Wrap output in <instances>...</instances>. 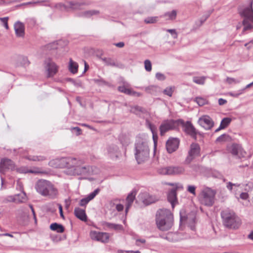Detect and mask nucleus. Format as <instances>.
<instances>
[{
    "mask_svg": "<svg viewBox=\"0 0 253 253\" xmlns=\"http://www.w3.org/2000/svg\"><path fill=\"white\" fill-rule=\"evenodd\" d=\"M218 102L219 105H223L227 103V101L223 98H219Z\"/></svg>",
    "mask_w": 253,
    "mask_h": 253,
    "instance_id": "obj_59",
    "label": "nucleus"
},
{
    "mask_svg": "<svg viewBox=\"0 0 253 253\" xmlns=\"http://www.w3.org/2000/svg\"><path fill=\"white\" fill-rule=\"evenodd\" d=\"M44 68L47 73V78L53 77L58 71V66L49 58L44 61Z\"/></svg>",
    "mask_w": 253,
    "mask_h": 253,
    "instance_id": "obj_12",
    "label": "nucleus"
},
{
    "mask_svg": "<svg viewBox=\"0 0 253 253\" xmlns=\"http://www.w3.org/2000/svg\"><path fill=\"white\" fill-rule=\"evenodd\" d=\"M107 150L111 156H113L114 155H115L116 156H117V154L119 151V148L117 146L112 144L108 147Z\"/></svg>",
    "mask_w": 253,
    "mask_h": 253,
    "instance_id": "obj_30",
    "label": "nucleus"
},
{
    "mask_svg": "<svg viewBox=\"0 0 253 253\" xmlns=\"http://www.w3.org/2000/svg\"><path fill=\"white\" fill-rule=\"evenodd\" d=\"M135 239V244L137 246L142 247L145 244L146 241L144 238H134Z\"/></svg>",
    "mask_w": 253,
    "mask_h": 253,
    "instance_id": "obj_42",
    "label": "nucleus"
},
{
    "mask_svg": "<svg viewBox=\"0 0 253 253\" xmlns=\"http://www.w3.org/2000/svg\"><path fill=\"white\" fill-rule=\"evenodd\" d=\"M83 4H84L82 3H80L75 1H70L69 2V5L70 7L73 9H80Z\"/></svg>",
    "mask_w": 253,
    "mask_h": 253,
    "instance_id": "obj_37",
    "label": "nucleus"
},
{
    "mask_svg": "<svg viewBox=\"0 0 253 253\" xmlns=\"http://www.w3.org/2000/svg\"><path fill=\"white\" fill-rule=\"evenodd\" d=\"M156 78L160 81H164L166 79L165 76L161 73H157L156 74Z\"/></svg>",
    "mask_w": 253,
    "mask_h": 253,
    "instance_id": "obj_53",
    "label": "nucleus"
},
{
    "mask_svg": "<svg viewBox=\"0 0 253 253\" xmlns=\"http://www.w3.org/2000/svg\"><path fill=\"white\" fill-rule=\"evenodd\" d=\"M72 130H75L76 132L77 135H79L81 134L82 130L79 127H73L71 128Z\"/></svg>",
    "mask_w": 253,
    "mask_h": 253,
    "instance_id": "obj_56",
    "label": "nucleus"
},
{
    "mask_svg": "<svg viewBox=\"0 0 253 253\" xmlns=\"http://www.w3.org/2000/svg\"><path fill=\"white\" fill-rule=\"evenodd\" d=\"M99 13L98 11L97 10H89L86 11L84 13V15L85 17H89L93 15L97 14Z\"/></svg>",
    "mask_w": 253,
    "mask_h": 253,
    "instance_id": "obj_44",
    "label": "nucleus"
},
{
    "mask_svg": "<svg viewBox=\"0 0 253 253\" xmlns=\"http://www.w3.org/2000/svg\"><path fill=\"white\" fill-rule=\"evenodd\" d=\"M96 242H99L104 244L109 242V238H92Z\"/></svg>",
    "mask_w": 253,
    "mask_h": 253,
    "instance_id": "obj_51",
    "label": "nucleus"
},
{
    "mask_svg": "<svg viewBox=\"0 0 253 253\" xmlns=\"http://www.w3.org/2000/svg\"><path fill=\"white\" fill-rule=\"evenodd\" d=\"M69 68L70 71L73 74H76L78 72V64L72 59H70Z\"/></svg>",
    "mask_w": 253,
    "mask_h": 253,
    "instance_id": "obj_27",
    "label": "nucleus"
},
{
    "mask_svg": "<svg viewBox=\"0 0 253 253\" xmlns=\"http://www.w3.org/2000/svg\"><path fill=\"white\" fill-rule=\"evenodd\" d=\"M89 201L90 200H89V199L87 197L86 198L81 199L80 201L79 204L82 207L85 206Z\"/></svg>",
    "mask_w": 253,
    "mask_h": 253,
    "instance_id": "obj_47",
    "label": "nucleus"
},
{
    "mask_svg": "<svg viewBox=\"0 0 253 253\" xmlns=\"http://www.w3.org/2000/svg\"><path fill=\"white\" fill-rule=\"evenodd\" d=\"M241 14L245 17L243 21V24L244 26L243 32L251 29L253 27L249 21L253 22V10L252 5L245 8L241 12Z\"/></svg>",
    "mask_w": 253,
    "mask_h": 253,
    "instance_id": "obj_7",
    "label": "nucleus"
},
{
    "mask_svg": "<svg viewBox=\"0 0 253 253\" xmlns=\"http://www.w3.org/2000/svg\"><path fill=\"white\" fill-rule=\"evenodd\" d=\"M226 81L229 83V84H231L233 83H236L235 81V79L232 78L227 77L226 79Z\"/></svg>",
    "mask_w": 253,
    "mask_h": 253,
    "instance_id": "obj_62",
    "label": "nucleus"
},
{
    "mask_svg": "<svg viewBox=\"0 0 253 253\" xmlns=\"http://www.w3.org/2000/svg\"><path fill=\"white\" fill-rule=\"evenodd\" d=\"M15 34L18 37H23L25 34L24 24L20 21L16 22L14 25Z\"/></svg>",
    "mask_w": 253,
    "mask_h": 253,
    "instance_id": "obj_21",
    "label": "nucleus"
},
{
    "mask_svg": "<svg viewBox=\"0 0 253 253\" xmlns=\"http://www.w3.org/2000/svg\"><path fill=\"white\" fill-rule=\"evenodd\" d=\"M58 206L59 208L60 215L61 217H62V218H64V215H63V212L62 205L61 204H58Z\"/></svg>",
    "mask_w": 253,
    "mask_h": 253,
    "instance_id": "obj_61",
    "label": "nucleus"
},
{
    "mask_svg": "<svg viewBox=\"0 0 253 253\" xmlns=\"http://www.w3.org/2000/svg\"><path fill=\"white\" fill-rule=\"evenodd\" d=\"M144 66L146 71L147 72H150L152 70V64L149 60L147 59L145 60Z\"/></svg>",
    "mask_w": 253,
    "mask_h": 253,
    "instance_id": "obj_43",
    "label": "nucleus"
},
{
    "mask_svg": "<svg viewBox=\"0 0 253 253\" xmlns=\"http://www.w3.org/2000/svg\"><path fill=\"white\" fill-rule=\"evenodd\" d=\"M148 126L151 132L152 133L153 141L155 146H156L158 138L157 134V128L155 125L152 124L150 123H148Z\"/></svg>",
    "mask_w": 253,
    "mask_h": 253,
    "instance_id": "obj_25",
    "label": "nucleus"
},
{
    "mask_svg": "<svg viewBox=\"0 0 253 253\" xmlns=\"http://www.w3.org/2000/svg\"><path fill=\"white\" fill-rule=\"evenodd\" d=\"M130 112L137 115L139 112H143L144 109L140 106H135L131 107Z\"/></svg>",
    "mask_w": 253,
    "mask_h": 253,
    "instance_id": "obj_38",
    "label": "nucleus"
},
{
    "mask_svg": "<svg viewBox=\"0 0 253 253\" xmlns=\"http://www.w3.org/2000/svg\"><path fill=\"white\" fill-rule=\"evenodd\" d=\"M184 169L179 166H170L158 169V172L163 175H176L182 173Z\"/></svg>",
    "mask_w": 253,
    "mask_h": 253,
    "instance_id": "obj_10",
    "label": "nucleus"
},
{
    "mask_svg": "<svg viewBox=\"0 0 253 253\" xmlns=\"http://www.w3.org/2000/svg\"><path fill=\"white\" fill-rule=\"evenodd\" d=\"M166 31L171 35L173 39L177 38V33L175 29H167Z\"/></svg>",
    "mask_w": 253,
    "mask_h": 253,
    "instance_id": "obj_49",
    "label": "nucleus"
},
{
    "mask_svg": "<svg viewBox=\"0 0 253 253\" xmlns=\"http://www.w3.org/2000/svg\"><path fill=\"white\" fill-rule=\"evenodd\" d=\"M8 18L7 17L0 18V20L3 23L4 27L6 29H8V26L7 23Z\"/></svg>",
    "mask_w": 253,
    "mask_h": 253,
    "instance_id": "obj_48",
    "label": "nucleus"
},
{
    "mask_svg": "<svg viewBox=\"0 0 253 253\" xmlns=\"http://www.w3.org/2000/svg\"><path fill=\"white\" fill-rule=\"evenodd\" d=\"M46 47L49 49H54L57 48L56 46H55V42L48 44L47 45Z\"/></svg>",
    "mask_w": 253,
    "mask_h": 253,
    "instance_id": "obj_58",
    "label": "nucleus"
},
{
    "mask_svg": "<svg viewBox=\"0 0 253 253\" xmlns=\"http://www.w3.org/2000/svg\"><path fill=\"white\" fill-rule=\"evenodd\" d=\"M178 120L169 119L164 120L159 127L160 135L163 136L167 132L176 128L178 126Z\"/></svg>",
    "mask_w": 253,
    "mask_h": 253,
    "instance_id": "obj_8",
    "label": "nucleus"
},
{
    "mask_svg": "<svg viewBox=\"0 0 253 253\" xmlns=\"http://www.w3.org/2000/svg\"><path fill=\"white\" fill-rule=\"evenodd\" d=\"M124 207L123 205L118 204L116 206V209L118 211H121L124 210Z\"/></svg>",
    "mask_w": 253,
    "mask_h": 253,
    "instance_id": "obj_57",
    "label": "nucleus"
},
{
    "mask_svg": "<svg viewBox=\"0 0 253 253\" xmlns=\"http://www.w3.org/2000/svg\"><path fill=\"white\" fill-rule=\"evenodd\" d=\"M178 126H181L184 131L196 140L198 131L196 130L192 123L190 121L185 122L182 119H178Z\"/></svg>",
    "mask_w": 253,
    "mask_h": 253,
    "instance_id": "obj_9",
    "label": "nucleus"
},
{
    "mask_svg": "<svg viewBox=\"0 0 253 253\" xmlns=\"http://www.w3.org/2000/svg\"><path fill=\"white\" fill-rule=\"evenodd\" d=\"M22 196V199H20L19 197L20 195H15L14 196H8L6 197L4 200L3 202L7 203L10 202H13L15 203H22L25 201L27 199L26 194L24 192H22L21 195Z\"/></svg>",
    "mask_w": 253,
    "mask_h": 253,
    "instance_id": "obj_19",
    "label": "nucleus"
},
{
    "mask_svg": "<svg viewBox=\"0 0 253 253\" xmlns=\"http://www.w3.org/2000/svg\"><path fill=\"white\" fill-rule=\"evenodd\" d=\"M118 253H140L139 251H123V250H119L118 251Z\"/></svg>",
    "mask_w": 253,
    "mask_h": 253,
    "instance_id": "obj_55",
    "label": "nucleus"
},
{
    "mask_svg": "<svg viewBox=\"0 0 253 253\" xmlns=\"http://www.w3.org/2000/svg\"><path fill=\"white\" fill-rule=\"evenodd\" d=\"M149 148L146 141L141 138L136 140L135 144V158L137 163L140 164L148 160Z\"/></svg>",
    "mask_w": 253,
    "mask_h": 253,
    "instance_id": "obj_4",
    "label": "nucleus"
},
{
    "mask_svg": "<svg viewBox=\"0 0 253 253\" xmlns=\"http://www.w3.org/2000/svg\"><path fill=\"white\" fill-rule=\"evenodd\" d=\"M100 59L107 66H111L113 67L117 66V64H116L114 59L111 58H100Z\"/></svg>",
    "mask_w": 253,
    "mask_h": 253,
    "instance_id": "obj_29",
    "label": "nucleus"
},
{
    "mask_svg": "<svg viewBox=\"0 0 253 253\" xmlns=\"http://www.w3.org/2000/svg\"><path fill=\"white\" fill-rule=\"evenodd\" d=\"M174 87H167L166 88H165L164 91L163 93L168 95L169 96H171L173 92Z\"/></svg>",
    "mask_w": 253,
    "mask_h": 253,
    "instance_id": "obj_41",
    "label": "nucleus"
},
{
    "mask_svg": "<svg viewBox=\"0 0 253 253\" xmlns=\"http://www.w3.org/2000/svg\"><path fill=\"white\" fill-rule=\"evenodd\" d=\"M136 195V191L135 190H133L131 192L128 194L126 198V214H127L129 208L131 207Z\"/></svg>",
    "mask_w": 253,
    "mask_h": 253,
    "instance_id": "obj_20",
    "label": "nucleus"
},
{
    "mask_svg": "<svg viewBox=\"0 0 253 253\" xmlns=\"http://www.w3.org/2000/svg\"><path fill=\"white\" fill-rule=\"evenodd\" d=\"M240 198L243 200H247L249 198V194L247 192H242L240 195Z\"/></svg>",
    "mask_w": 253,
    "mask_h": 253,
    "instance_id": "obj_52",
    "label": "nucleus"
},
{
    "mask_svg": "<svg viewBox=\"0 0 253 253\" xmlns=\"http://www.w3.org/2000/svg\"><path fill=\"white\" fill-rule=\"evenodd\" d=\"M206 77H194L193 78V81L198 84L203 85L205 84Z\"/></svg>",
    "mask_w": 253,
    "mask_h": 253,
    "instance_id": "obj_34",
    "label": "nucleus"
},
{
    "mask_svg": "<svg viewBox=\"0 0 253 253\" xmlns=\"http://www.w3.org/2000/svg\"><path fill=\"white\" fill-rule=\"evenodd\" d=\"M26 159L30 161L41 162L45 160L46 158L43 156H28Z\"/></svg>",
    "mask_w": 253,
    "mask_h": 253,
    "instance_id": "obj_31",
    "label": "nucleus"
},
{
    "mask_svg": "<svg viewBox=\"0 0 253 253\" xmlns=\"http://www.w3.org/2000/svg\"><path fill=\"white\" fill-rule=\"evenodd\" d=\"M216 193V191L211 188L206 187L204 188L199 197L200 203L206 206H212L214 203Z\"/></svg>",
    "mask_w": 253,
    "mask_h": 253,
    "instance_id": "obj_6",
    "label": "nucleus"
},
{
    "mask_svg": "<svg viewBox=\"0 0 253 253\" xmlns=\"http://www.w3.org/2000/svg\"><path fill=\"white\" fill-rule=\"evenodd\" d=\"M138 199L144 204L148 205L157 201V198L154 195H151L146 192L140 193L138 196Z\"/></svg>",
    "mask_w": 253,
    "mask_h": 253,
    "instance_id": "obj_15",
    "label": "nucleus"
},
{
    "mask_svg": "<svg viewBox=\"0 0 253 253\" xmlns=\"http://www.w3.org/2000/svg\"><path fill=\"white\" fill-rule=\"evenodd\" d=\"M158 19V17H149L144 20L145 23L147 24H152L156 23Z\"/></svg>",
    "mask_w": 253,
    "mask_h": 253,
    "instance_id": "obj_39",
    "label": "nucleus"
},
{
    "mask_svg": "<svg viewBox=\"0 0 253 253\" xmlns=\"http://www.w3.org/2000/svg\"><path fill=\"white\" fill-rule=\"evenodd\" d=\"M200 152V147L198 144L193 143L190 145V149L188 155L186 158L185 162L189 164L196 157L199 156Z\"/></svg>",
    "mask_w": 253,
    "mask_h": 253,
    "instance_id": "obj_14",
    "label": "nucleus"
},
{
    "mask_svg": "<svg viewBox=\"0 0 253 253\" xmlns=\"http://www.w3.org/2000/svg\"><path fill=\"white\" fill-rule=\"evenodd\" d=\"M233 183H232V182H229L227 183V189L230 190V191H231L232 190V187H233Z\"/></svg>",
    "mask_w": 253,
    "mask_h": 253,
    "instance_id": "obj_64",
    "label": "nucleus"
},
{
    "mask_svg": "<svg viewBox=\"0 0 253 253\" xmlns=\"http://www.w3.org/2000/svg\"><path fill=\"white\" fill-rule=\"evenodd\" d=\"M156 221L157 227L160 230H168L173 224V214L169 210H159L156 213Z\"/></svg>",
    "mask_w": 253,
    "mask_h": 253,
    "instance_id": "obj_2",
    "label": "nucleus"
},
{
    "mask_svg": "<svg viewBox=\"0 0 253 253\" xmlns=\"http://www.w3.org/2000/svg\"><path fill=\"white\" fill-rule=\"evenodd\" d=\"M129 84L128 83H125L122 86H119L118 88V90L121 92L124 93L128 95L137 94L139 95V93L135 91H132L129 88Z\"/></svg>",
    "mask_w": 253,
    "mask_h": 253,
    "instance_id": "obj_22",
    "label": "nucleus"
},
{
    "mask_svg": "<svg viewBox=\"0 0 253 253\" xmlns=\"http://www.w3.org/2000/svg\"><path fill=\"white\" fill-rule=\"evenodd\" d=\"M199 124L205 129H210L213 126L214 123L212 119L208 116L201 117L198 121Z\"/></svg>",
    "mask_w": 253,
    "mask_h": 253,
    "instance_id": "obj_17",
    "label": "nucleus"
},
{
    "mask_svg": "<svg viewBox=\"0 0 253 253\" xmlns=\"http://www.w3.org/2000/svg\"><path fill=\"white\" fill-rule=\"evenodd\" d=\"M103 225L109 228L113 229L115 230H121L123 229V226L121 224L105 222Z\"/></svg>",
    "mask_w": 253,
    "mask_h": 253,
    "instance_id": "obj_28",
    "label": "nucleus"
},
{
    "mask_svg": "<svg viewBox=\"0 0 253 253\" xmlns=\"http://www.w3.org/2000/svg\"><path fill=\"white\" fill-rule=\"evenodd\" d=\"M227 150L233 156L238 159L246 157V152L242 147L237 144H233L227 148Z\"/></svg>",
    "mask_w": 253,
    "mask_h": 253,
    "instance_id": "obj_11",
    "label": "nucleus"
},
{
    "mask_svg": "<svg viewBox=\"0 0 253 253\" xmlns=\"http://www.w3.org/2000/svg\"><path fill=\"white\" fill-rule=\"evenodd\" d=\"M195 220L196 214L194 212H190L186 216H182L180 213V224L186 223L192 230H195Z\"/></svg>",
    "mask_w": 253,
    "mask_h": 253,
    "instance_id": "obj_13",
    "label": "nucleus"
},
{
    "mask_svg": "<svg viewBox=\"0 0 253 253\" xmlns=\"http://www.w3.org/2000/svg\"><path fill=\"white\" fill-rule=\"evenodd\" d=\"M60 161L67 168V173L72 175H89L93 173V167L89 165H84L83 159L68 157L62 158ZM58 160L50 161L48 165L53 168H57L59 165L56 163L59 162Z\"/></svg>",
    "mask_w": 253,
    "mask_h": 253,
    "instance_id": "obj_1",
    "label": "nucleus"
},
{
    "mask_svg": "<svg viewBox=\"0 0 253 253\" xmlns=\"http://www.w3.org/2000/svg\"><path fill=\"white\" fill-rule=\"evenodd\" d=\"M17 171L21 173H29L30 169L26 167H20L17 169Z\"/></svg>",
    "mask_w": 253,
    "mask_h": 253,
    "instance_id": "obj_46",
    "label": "nucleus"
},
{
    "mask_svg": "<svg viewBox=\"0 0 253 253\" xmlns=\"http://www.w3.org/2000/svg\"><path fill=\"white\" fill-rule=\"evenodd\" d=\"M195 190H196V187L195 186H193V185H188V186L187 191L189 193H190L194 195H196Z\"/></svg>",
    "mask_w": 253,
    "mask_h": 253,
    "instance_id": "obj_50",
    "label": "nucleus"
},
{
    "mask_svg": "<svg viewBox=\"0 0 253 253\" xmlns=\"http://www.w3.org/2000/svg\"><path fill=\"white\" fill-rule=\"evenodd\" d=\"M176 14H177L176 11L175 10H173L171 12H168L166 13L163 15V17L168 16L169 17V20H174L176 18Z\"/></svg>",
    "mask_w": 253,
    "mask_h": 253,
    "instance_id": "obj_36",
    "label": "nucleus"
},
{
    "mask_svg": "<svg viewBox=\"0 0 253 253\" xmlns=\"http://www.w3.org/2000/svg\"><path fill=\"white\" fill-rule=\"evenodd\" d=\"M90 235L91 237H103V236L104 235V237H108V236L107 233H103V232H100L97 231H93L91 230L90 232Z\"/></svg>",
    "mask_w": 253,
    "mask_h": 253,
    "instance_id": "obj_32",
    "label": "nucleus"
},
{
    "mask_svg": "<svg viewBox=\"0 0 253 253\" xmlns=\"http://www.w3.org/2000/svg\"><path fill=\"white\" fill-rule=\"evenodd\" d=\"M29 173H34V174H44L46 173L45 171H42L40 168H35L33 169H30Z\"/></svg>",
    "mask_w": 253,
    "mask_h": 253,
    "instance_id": "obj_45",
    "label": "nucleus"
},
{
    "mask_svg": "<svg viewBox=\"0 0 253 253\" xmlns=\"http://www.w3.org/2000/svg\"><path fill=\"white\" fill-rule=\"evenodd\" d=\"M27 22L30 26H34L36 24V21L34 18H31L27 19Z\"/></svg>",
    "mask_w": 253,
    "mask_h": 253,
    "instance_id": "obj_54",
    "label": "nucleus"
},
{
    "mask_svg": "<svg viewBox=\"0 0 253 253\" xmlns=\"http://www.w3.org/2000/svg\"><path fill=\"white\" fill-rule=\"evenodd\" d=\"M231 119L230 118H223L220 123V128H226L231 123Z\"/></svg>",
    "mask_w": 253,
    "mask_h": 253,
    "instance_id": "obj_35",
    "label": "nucleus"
},
{
    "mask_svg": "<svg viewBox=\"0 0 253 253\" xmlns=\"http://www.w3.org/2000/svg\"><path fill=\"white\" fill-rule=\"evenodd\" d=\"M15 168L14 163L9 159H3L0 163V172L4 174L9 170H13Z\"/></svg>",
    "mask_w": 253,
    "mask_h": 253,
    "instance_id": "obj_16",
    "label": "nucleus"
},
{
    "mask_svg": "<svg viewBox=\"0 0 253 253\" xmlns=\"http://www.w3.org/2000/svg\"><path fill=\"white\" fill-rule=\"evenodd\" d=\"M36 191L43 196L54 199L58 194V190L49 181L40 179L35 185Z\"/></svg>",
    "mask_w": 253,
    "mask_h": 253,
    "instance_id": "obj_3",
    "label": "nucleus"
},
{
    "mask_svg": "<svg viewBox=\"0 0 253 253\" xmlns=\"http://www.w3.org/2000/svg\"><path fill=\"white\" fill-rule=\"evenodd\" d=\"M74 213L75 216L82 221H86L87 216L84 210L80 208H76L74 210Z\"/></svg>",
    "mask_w": 253,
    "mask_h": 253,
    "instance_id": "obj_24",
    "label": "nucleus"
},
{
    "mask_svg": "<svg viewBox=\"0 0 253 253\" xmlns=\"http://www.w3.org/2000/svg\"><path fill=\"white\" fill-rule=\"evenodd\" d=\"M231 139V137L228 134H223L217 137L216 139L217 142H222L225 141H229Z\"/></svg>",
    "mask_w": 253,
    "mask_h": 253,
    "instance_id": "obj_33",
    "label": "nucleus"
},
{
    "mask_svg": "<svg viewBox=\"0 0 253 253\" xmlns=\"http://www.w3.org/2000/svg\"><path fill=\"white\" fill-rule=\"evenodd\" d=\"M156 88V86H154V85H151V86H149L148 87H147L146 88H145V90L149 92V93H151V90H154L155 89V88Z\"/></svg>",
    "mask_w": 253,
    "mask_h": 253,
    "instance_id": "obj_60",
    "label": "nucleus"
},
{
    "mask_svg": "<svg viewBox=\"0 0 253 253\" xmlns=\"http://www.w3.org/2000/svg\"><path fill=\"white\" fill-rule=\"evenodd\" d=\"M179 140L177 138L169 139L166 143V148L169 153L175 151L179 146Z\"/></svg>",
    "mask_w": 253,
    "mask_h": 253,
    "instance_id": "obj_18",
    "label": "nucleus"
},
{
    "mask_svg": "<svg viewBox=\"0 0 253 253\" xmlns=\"http://www.w3.org/2000/svg\"><path fill=\"white\" fill-rule=\"evenodd\" d=\"M224 225L229 228L236 229L241 225V220L233 211L225 210L221 212Z\"/></svg>",
    "mask_w": 253,
    "mask_h": 253,
    "instance_id": "obj_5",
    "label": "nucleus"
},
{
    "mask_svg": "<svg viewBox=\"0 0 253 253\" xmlns=\"http://www.w3.org/2000/svg\"><path fill=\"white\" fill-rule=\"evenodd\" d=\"M50 229L54 231H56L57 233H62L64 231L65 228L64 226L57 223H52L50 225Z\"/></svg>",
    "mask_w": 253,
    "mask_h": 253,
    "instance_id": "obj_26",
    "label": "nucleus"
},
{
    "mask_svg": "<svg viewBox=\"0 0 253 253\" xmlns=\"http://www.w3.org/2000/svg\"><path fill=\"white\" fill-rule=\"evenodd\" d=\"M65 208L66 209H68L70 206V199H67L65 200Z\"/></svg>",
    "mask_w": 253,
    "mask_h": 253,
    "instance_id": "obj_63",
    "label": "nucleus"
},
{
    "mask_svg": "<svg viewBox=\"0 0 253 253\" xmlns=\"http://www.w3.org/2000/svg\"><path fill=\"white\" fill-rule=\"evenodd\" d=\"M195 101L199 106H203L207 104V100L202 97H197L195 98Z\"/></svg>",
    "mask_w": 253,
    "mask_h": 253,
    "instance_id": "obj_40",
    "label": "nucleus"
},
{
    "mask_svg": "<svg viewBox=\"0 0 253 253\" xmlns=\"http://www.w3.org/2000/svg\"><path fill=\"white\" fill-rule=\"evenodd\" d=\"M168 200L171 204L172 208H174L175 203H177L176 189H172L169 192L168 195Z\"/></svg>",
    "mask_w": 253,
    "mask_h": 253,
    "instance_id": "obj_23",
    "label": "nucleus"
}]
</instances>
